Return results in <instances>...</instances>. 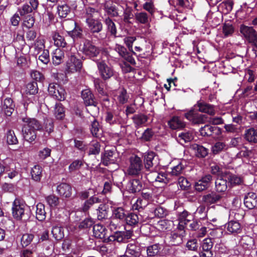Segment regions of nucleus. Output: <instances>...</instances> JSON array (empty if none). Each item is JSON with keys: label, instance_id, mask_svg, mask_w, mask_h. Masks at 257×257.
Wrapping results in <instances>:
<instances>
[{"label": "nucleus", "instance_id": "nucleus-1", "mask_svg": "<svg viewBox=\"0 0 257 257\" xmlns=\"http://www.w3.org/2000/svg\"><path fill=\"white\" fill-rule=\"evenodd\" d=\"M81 97L83 100L84 104L86 106L91 108L87 109V111L93 114L99 113V107L98 102L91 91L88 89L83 90L81 91Z\"/></svg>", "mask_w": 257, "mask_h": 257}, {"label": "nucleus", "instance_id": "nucleus-2", "mask_svg": "<svg viewBox=\"0 0 257 257\" xmlns=\"http://www.w3.org/2000/svg\"><path fill=\"white\" fill-rule=\"evenodd\" d=\"M29 209L25 202L20 199L16 198L13 203L12 214L17 220H26L29 217Z\"/></svg>", "mask_w": 257, "mask_h": 257}, {"label": "nucleus", "instance_id": "nucleus-3", "mask_svg": "<svg viewBox=\"0 0 257 257\" xmlns=\"http://www.w3.org/2000/svg\"><path fill=\"white\" fill-rule=\"evenodd\" d=\"M129 165L126 170L127 174L132 176H139L142 175L144 166L141 158L136 155L129 159Z\"/></svg>", "mask_w": 257, "mask_h": 257}, {"label": "nucleus", "instance_id": "nucleus-4", "mask_svg": "<svg viewBox=\"0 0 257 257\" xmlns=\"http://www.w3.org/2000/svg\"><path fill=\"white\" fill-rule=\"evenodd\" d=\"M143 164L147 171L156 172L160 166L158 156L153 152H148L144 156Z\"/></svg>", "mask_w": 257, "mask_h": 257}, {"label": "nucleus", "instance_id": "nucleus-5", "mask_svg": "<svg viewBox=\"0 0 257 257\" xmlns=\"http://www.w3.org/2000/svg\"><path fill=\"white\" fill-rule=\"evenodd\" d=\"M240 32L244 36L248 43L254 46L253 51L257 49V32L252 27L241 25Z\"/></svg>", "mask_w": 257, "mask_h": 257}, {"label": "nucleus", "instance_id": "nucleus-6", "mask_svg": "<svg viewBox=\"0 0 257 257\" xmlns=\"http://www.w3.org/2000/svg\"><path fill=\"white\" fill-rule=\"evenodd\" d=\"M169 175L165 173H157L156 172L146 174L147 178L149 182L160 183L161 185H166L171 181V179Z\"/></svg>", "mask_w": 257, "mask_h": 257}, {"label": "nucleus", "instance_id": "nucleus-7", "mask_svg": "<svg viewBox=\"0 0 257 257\" xmlns=\"http://www.w3.org/2000/svg\"><path fill=\"white\" fill-rule=\"evenodd\" d=\"M82 52L86 56L93 60V59L97 57L100 54L99 49L88 40H86L84 42Z\"/></svg>", "mask_w": 257, "mask_h": 257}, {"label": "nucleus", "instance_id": "nucleus-8", "mask_svg": "<svg viewBox=\"0 0 257 257\" xmlns=\"http://www.w3.org/2000/svg\"><path fill=\"white\" fill-rule=\"evenodd\" d=\"M184 115L194 124L204 123L207 118V115L199 113L194 109H191L185 113Z\"/></svg>", "mask_w": 257, "mask_h": 257}, {"label": "nucleus", "instance_id": "nucleus-9", "mask_svg": "<svg viewBox=\"0 0 257 257\" xmlns=\"http://www.w3.org/2000/svg\"><path fill=\"white\" fill-rule=\"evenodd\" d=\"M96 62L99 74L103 80H107L113 75V69L107 65L104 61L97 60Z\"/></svg>", "mask_w": 257, "mask_h": 257}, {"label": "nucleus", "instance_id": "nucleus-10", "mask_svg": "<svg viewBox=\"0 0 257 257\" xmlns=\"http://www.w3.org/2000/svg\"><path fill=\"white\" fill-rule=\"evenodd\" d=\"M222 196L215 191H211L202 196V201L207 206L218 204L221 202Z\"/></svg>", "mask_w": 257, "mask_h": 257}, {"label": "nucleus", "instance_id": "nucleus-11", "mask_svg": "<svg viewBox=\"0 0 257 257\" xmlns=\"http://www.w3.org/2000/svg\"><path fill=\"white\" fill-rule=\"evenodd\" d=\"M116 162L117 154L114 151L105 150L101 156V162L105 166L114 164Z\"/></svg>", "mask_w": 257, "mask_h": 257}, {"label": "nucleus", "instance_id": "nucleus-12", "mask_svg": "<svg viewBox=\"0 0 257 257\" xmlns=\"http://www.w3.org/2000/svg\"><path fill=\"white\" fill-rule=\"evenodd\" d=\"M115 50L121 57L131 64L133 65L136 64L135 60L132 56L133 54H135V53L133 51L131 52H129L124 47L119 45L116 46Z\"/></svg>", "mask_w": 257, "mask_h": 257}, {"label": "nucleus", "instance_id": "nucleus-13", "mask_svg": "<svg viewBox=\"0 0 257 257\" xmlns=\"http://www.w3.org/2000/svg\"><path fill=\"white\" fill-rule=\"evenodd\" d=\"M194 107L197 108L199 111L207 113L210 115H214L215 113L214 105L202 100L198 101Z\"/></svg>", "mask_w": 257, "mask_h": 257}, {"label": "nucleus", "instance_id": "nucleus-14", "mask_svg": "<svg viewBox=\"0 0 257 257\" xmlns=\"http://www.w3.org/2000/svg\"><path fill=\"white\" fill-rule=\"evenodd\" d=\"M243 200L245 206L249 209H252L257 206V195L254 192L246 193Z\"/></svg>", "mask_w": 257, "mask_h": 257}, {"label": "nucleus", "instance_id": "nucleus-15", "mask_svg": "<svg viewBox=\"0 0 257 257\" xmlns=\"http://www.w3.org/2000/svg\"><path fill=\"white\" fill-rule=\"evenodd\" d=\"M126 187L130 193H135L143 189V183L139 179H133L129 180Z\"/></svg>", "mask_w": 257, "mask_h": 257}, {"label": "nucleus", "instance_id": "nucleus-16", "mask_svg": "<svg viewBox=\"0 0 257 257\" xmlns=\"http://www.w3.org/2000/svg\"><path fill=\"white\" fill-rule=\"evenodd\" d=\"M125 252L130 257H142V248L138 243H128Z\"/></svg>", "mask_w": 257, "mask_h": 257}, {"label": "nucleus", "instance_id": "nucleus-17", "mask_svg": "<svg viewBox=\"0 0 257 257\" xmlns=\"http://www.w3.org/2000/svg\"><path fill=\"white\" fill-rule=\"evenodd\" d=\"M227 179L226 176L218 177L215 182V189L218 193H224L227 189Z\"/></svg>", "mask_w": 257, "mask_h": 257}, {"label": "nucleus", "instance_id": "nucleus-18", "mask_svg": "<svg viewBox=\"0 0 257 257\" xmlns=\"http://www.w3.org/2000/svg\"><path fill=\"white\" fill-rule=\"evenodd\" d=\"M89 30L92 34H98L103 29V25L100 20L94 19L86 22Z\"/></svg>", "mask_w": 257, "mask_h": 257}, {"label": "nucleus", "instance_id": "nucleus-19", "mask_svg": "<svg viewBox=\"0 0 257 257\" xmlns=\"http://www.w3.org/2000/svg\"><path fill=\"white\" fill-rule=\"evenodd\" d=\"M23 121L26 123L25 125L29 126V128L36 132L38 131H42L43 130V126L40 122L35 118H23Z\"/></svg>", "mask_w": 257, "mask_h": 257}, {"label": "nucleus", "instance_id": "nucleus-20", "mask_svg": "<svg viewBox=\"0 0 257 257\" xmlns=\"http://www.w3.org/2000/svg\"><path fill=\"white\" fill-rule=\"evenodd\" d=\"M92 115V117L90 120V130L92 136L94 137H99L101 135V127L99 124L98 121L94 118V115L92 113H90Z\"/></svg>", "mask_w": 257, "mask_h": 257}, {"label": "nucleus", "instance_id": "nucleus-21", "mask_svg": "<svg viewBox=\"0 0 257 257\" xmlns=\"http://www.w3.org/2000/svg\"><path fill=\"white\" fill-rule=\"evenodd\" d=\"M24 139L27 142L32 143L37 138V132L30 129L29 126L24 125L22 128Z\"/></svg>", "mask_w": 257, "mask_h": 257}, {"label": "nucleus", "instance_id": "nucleus-22", "mask_svg": "<svg viewBox=\"0 0 257 257\" xmlns=\"http://www.w3.org/2000/svg\"><path fill=\"white\" fill-rule=\"evenodd\" d=\"M190 148L194 151L195 155L198 158H205L208 154V150L202 145L193 144Z\"/></svg>", "mask_w": 257, "mask_h": 257}, {"label": "nucleus", "instance_id": "nucleus-23", "mask_svg": "<svg viewBox=\"0 0 257 257\" xmlns=\"http://www.w3.org/2000/svg\"><path fill=\"white\" fill-rule=\"evenodd\" d=\"M82 66L81 61L74 56H72L70 58V62L68 63L67 68L70 72L73 73L79 71Z\"/></svg>", "mask_w": 257, "mask_h": 257}, {"label": "nucleus", "instance_id": "nucleus-24", "mask_svg": "<svg viewBox=\"0 0 257 257\" xmlns=\"http://www.w3.org/2000/svg\"><path fill=\"white\" fill-rule=\"evenodd\" d=\"M58 193L62 196L65 198H69L71 195V187L67 183H61L57 187Z\"/></svg>", "mask_w": 257, "mask_h": 257}, {"label": "nucleus", "instance_id": "nucleus-25", "mask_svg": "<svg viewBox=\"0 0 257 257\" xmlns=\"http://www.w3.org/2000/svg\"><path fill=\"white\" fill-rule=\"evenodd\" d=\"M185 234V231L178 232V231H173L171 233L170 236V241L172 245H177L182 243L183 237Z\"/></svg>", "mask_w": 257, "mask_h": 257}, {"label": "nucleus", "instance_id": "nucleus-26", "mask_svg": "<svg viewBox=\"0 0 257 257\" xmlns=\"http://www.w3.org/2000/svg\"><path fill=\"white\" fill-rule=\"evenodd\" d=\"M15 107L13 100L11 98H7L4 100L3 109L5 114L10 116L12 115Z\"/></svg>", "mask_w": 257, "mask_h": 257}, {"label": "nucleus", "instance_id": "nucleus-27", "mask_svg": "<svg viewBox=\"0 0 257 257\" xmlns=\"http://www.w3.org/2000/svg\"><path fill=\"white\" fill-rule=\"evenodd\" d=\"M168 124L172 130L182 129L186 126V123L178 116H173L169 121Z\"/></svg>", "mask_w": 257, "mask_h": 257}, {"label": "nucleus", "instance_id": "nucleus-28", "mask_svg": "<svg viewBox=\"0 0 257 257\" xmlns=\"http://www.w3.org/2000/svg\"><path fill=\"white\" fill-rule=\"evenodd\" d=\"M109 205L106 204H101L97 209V219L102 220L107 218L108 216Z\"/></svg>", "mask_w": 257, "mask_h": 257}, {"label": "nucleus", "instance_id": "nucleus-29", "mask_svg": "<svg viewBox=\"0 0 257 257\" xmlns=\"http://www.w3.org/2000/svg\"><path fill=\"white\" fill-rule=\"evenodd\" d=\"M226 178L228 182L229 186L230 187L240 185L243 183V178L235 174H230L226 175Z\"/></svg>", "mask_w": 257, "mask_h": 257}, {"label": "nucleus", "instance_id": "nucleus-30", "mask_svg": "<svg viewBox=\"0 0 257 257\" xmlns=\"http://www.w3.org/2000/svg\"><path fill=\"white\" fill-rule=\"evenodd\" d=\"M176 139L180 144L183 145L192 141L193 139V135L191 132L185 131L180 133Z\"/></svg>", "mask_w": 257, "mask_h": 257}, {"label": "nucleus", "instance_id": "nucleus-31", "mask_svg": "<svg viewBox=\"0 0 257 257\" xmlns=\"http://www.w3.org/2000/svg\"><path fill=\"white\" fill-rule=\"evenodd\" d=\"M148 119V116L143 113L135 114L132 117L136 127H141L145 125Z\"/></svg>", "mask_w": 257, "mask_h": 257}, {"label": "nucleus", "instance_id": "nucleus-32", "mask_svg": "<svg viewBox=\"0 0 257 257\" xmlns=\"http://www.w3.org/2000/svg\"><path fill=\"white\" fill-rule=\"evenodd\" d=\"M127 213L128 212L122 207L114 208L112 211V217L113 219H117L123 221Z\"/></svg>", "mask_w": 257, "mask_h": 257}, {"label": "nucleus", "instance_id": "nucleus-33", "mask_svg": "<svg viewBox=\"0 0 257 257\" xmlns=\"http://www.w3.org/2000/svg\"><path fill=\"white\" fill-rule=\"evenodd\" d=\"M93 231L95 237L103 239L105 237L107 230L102 225L97 224L93 226Z\"/></svg>", "mask_w": 257, "mask_h": 257}, {"label": "nucleus", "instance_id": "nucleus-34", "mask_svg": "<svg viewBox=\"0 0 257 257\" xmlns=\"http://www.w3.org/2000/svg\"><path fill=\"white\" fill-rule=\"evenodd\" d=\"M64 58V53L60 49H56L53 53L52 62L55 65L61 64Z\"/></svg>", "mask_w": 257, "mask_h": 257}, {"label": "nucleus", "instance_id": "nucleus-35", "mask_svg": "<svg viewBox=\"0 0 257 257\" xmlns=\"http://www.w3.org/2000/svg\"><path fill=\"white\" fill-rule=\"evenodd\" d=\"M140 218L135 213H127L124 221L128 225L136 226L139 223Z\"/></svg>", "mask_w": 257, "mask_h": 257}, {"label": "nucleus", "instance_id": "nucleus-36", "mask_svg": "<svg viewBox=\"0 0 257 257\" xmlns=\"http://www.w3.org/2000/svg\"><path fill=\"white\" fill-rule=\"evenodd\" d=\"M245 138L249 143H257V130L253 127L245 131Z\"/></svg>", "mask_w": 257, "mask_h": 257}, {"label": "nucleus", "instance_id": "nucleus-37", "mask_svg": "<svg viewBox=\"0 0 257 257\" xmlns=\"http://www.w3.org/2000/svg\"><path fill=\"white\" fill-rule=\"evenodd\" d=\"M104 10L108 15L111 17L118 16L117 7L112 3H107L104 6Z\"/></svg>", "mask_w": 257, "mask_h": 257}, {"label": "nucleus", "instance_id": "nucleus-38", "mask_svg": "<svg viewBox=\"0 0 257 257\" xmlns=\"http://www.w3.org/2000/svg\"><path fill=\"white\" fill-rule=\"evenodd\" d=\"M239 243L245 248H252L254 246V240L249 235H243L239 240Z\"/></svg>", "mask_w": 257, "mask_h": 257}, {"label": "nucleus", "instance_id": "nucleus-39", "mask_svg": "<svg viewBox=\"0 0 257 257\" xmlns=\"http://www.w3.org/2000/svg\"><path fill=\"white\" fill-rule=\"evenodd\" d=\"M42 168L39 165L34 166L31 169L32 179L36 182H40L42 176Z\"/></svg>", "mask_w": 257, "mask_h": 257}, {"label": "nucleus", "instance_id": "nucleus-40", "mask_svg": "<svg viewBox=\"0 0 257 257\" xmlns=\"http://www.w3.org/2000/svg\"><path fill=\"white\" fill-rule=\"evenodd\" d=\"M227 230L231 233H239L241 231V225L237 221H230L227 224Z\"/></svg>", "mask_w": 257, "mask_h": 257}, {"label": "nucleus", "instance_id": "nucleus-41", "mask_svg": "<svg viewBox=\"0 0 257 257\" xmlns=\"http://www.w3.org/2000/svg\"><path fill=\"white\" fill-rule=\"evenodd\" d=\"M46 214L45 205L42 203H39L36 206V218L39 221H43L46 218Z\"/></svg>", "mask_w": 257, "mask_h": 257}, {"label": "nucleus", "instance_id": "nucleus-42", "mask_svg": "<svg viewBox=\"0 0 257 257\" xmlns=\"http://www.w3.org/2000/svg\"><path fill=\"white\" fill-rule=\"evenodd\" d=\"M218 130V127L216 126H211L209 124L205 125L200 129V135L202 136H211L213 135L214 131Z\"/></svg>", "mask_w": 257, "mask_h": 257}, {"label": "nucleus", "instance_id": "nucleus-43", "mask_svg": "<svg viewBox=\"0 0 257 257\" xmlns=\"http://www.w3.org/2000/svg\"><path fill=\"white\" fill-rule=\"evenodd\" d=\"M63 29L66 31L68 35L71 31L75 28L77 24L75 21L72 19L64 20L62 23Z\"/></svg>", "mask_w": 257, "mask_h": 257}, {"label": "nucleus", "instance_id": "nucleus-44", "mask_svg": "<svg viewBox=\"0 0 257 257\" xmlns=\"http://www.w3.org/2000/svg\"><path fill=\"white\" fill-rule=\"evenodd\" d=\"M38 86L36 82H30L25 86V93L26 94L35 95L38 92Z\"/></svg>", "mask_w": 257, "mask_h": 257}, {"label": "nucleus", "instance_id": "nucleus-45", "mask_svg": "<svg viewBox=\"0 0 257 257\" xmlns=\"http://www.w3.org/2000/svg\"><path fill=\"white\" fill-rule=\"evenodd\" d=\"M161 249V246L159 244L151 245L147 248V254L149 257H154L158 255Z\"/></svg>", "mask_w": 257, "mask_h": 257}, {"label": "nucleus", "instance_id": "nucleus-46", "mask_svg": "<svg viewBox=\"0 0 257 257\" xmlns=\"http://www.w3.org/2000/svg\"><path fill=\"white\" fill-rule=\"evenodd\" d=\"M105 121L110 125H113L119 123L118 116L111 111H107L105 113Z\"/></svg>", "mask_w": 257, "mask_h": 257}, {"label": "nucleus", "instance_id": "nucleus-47", "mask_svg": "<svg viewBox=\"0 0 257 257\" xmlns=\"http://www.w3.org/2000/svg\"><path fill=\"white\" fill-rule=\"evenodd\" d=\"M53 39L54 41V44L58 47L64 48L67 45V43L63 36H61L59 33L55 32L53 36Z\"/></svg>", "mask_w": 257, "mask_h": 257}, {"label": "nucleus", "instance_id": "nucleus-48", "mask_svg": "<svg viewBox=\"0 0 257 257\" xmlns=\"http://www.w3.org/2000/svg\"><path fill=\"white\" fill-rule=\"evenodd\" d=\"M54 238L57 240H62L64 237V228L61 226H54L51 231Z\"/></svg>", "mask_w": 257, "mask_h": 257}, {"label": "nucleus", "instance_id": "nucleus-49", "mask_svg": "<svg viewBox=\"0 0 257 257\" xmlns=\"http://www.w3.org/2000/svg\"><path fill=\"white\" fill-rule=\"evenodd\" d=\"M65 108L61 103H56L54 109V114L58 119H62L65 117Z\"/></svg>", "mask_w": 257, "mask_h": 257}, {"label": "nucleus", "instance_id": "nucleus-50", "mask_svg": "<svg viewBox=\"0 0 257 257\" xmlns=\"http://www.w3.org/2000/svg\"><path fill=\"white\" fill-rule=\"evenodd\" d=\"M6 137L7 143L8 145H16L18 144V140L13 130H9L6 134Z\"/></svg>", "mask_w": 257, "mask_h": 257}, {"label": "nucleus", "instance_id": "nucleus-51", "mask_svg": "<svg viewBox=\"0 0 257 257\" xmlns=\"http://www.w3.org/2000/svg\"><path fill=\"white\" fill-rule=\"evenodd\" d=\"M104 23L107 26V30L111 35L115 36L117 33V30L115 25L112 20L109 17H107L104 20Z\"/></svg>", "mask_w": 257, "mask_h": 257}, {"label": "nucleus", "instance_id": "nucleus-52", "mask_svg": "<svg viewBox=\"0 0 257 257\" xmlns=\"http://www.w3.org/2000/svg\"><path fill=\"white\" fill-rule=\"evenodd\" d=\"M172 221L164 219L158 222L156 224V228L160 231H164L170 228Z\"/></svg>", "mask_w": 257, "mask_h": 257}, {"label": "nucleus", "instance_id": "nucleus-53", "mask_svg": "<svg viewBox=\"0 0 257 257\" xmlns=\"http://www.w3.org/2000/svg\"><path fill=\"white\" fill-rule=\"evenodd\" d=\"M34 235L31 233H25L21 238V243L23 247L28 246L32 241Z\"/></svg>", "mask_w": 257, "mask_h": 257}, {"label": "nucleus", "instance_id": "nucleus-54", "mask_svg": "<svg viewBox=\"0 0 257 257\" xmlns=\"http://www.w3.org/2000/svg\"><path fill=\"white\" fill-rule=\"evenodd\" d=\"M100 151V144L97 142H93L90 144L88 152V155H96L99 154Z\"/></svg>", "mask_w": 257, "mask_h": 257}, {"label": "nucleus", "instance_id": "nucleus-55", "mask_svg": "<svg viewBox=\"0 0 257 257\" xmlns=\"http://www.w3.org/2000/svg\"><path fill=\"white\" fill-rule=\"evenodd\" d=\"M85 14L86 22H87L95 19L93 18L97 14V11L94 8L87 7L85 10Z\"/></svg>", "mask_w": 257, "mask_h": 257}, {"label": "nucleus", "instance_id": "nucleus-56", "mask_svg": "<svg viewBox=\"0 0 257 257\" xmlns=\"http://www.w3.org/2000/svg\"><path fill=\"white\" fill-rule=\"evenodd\" d=\"M54 94L55 95H54L53 97L59 101L64 100L67 95L65 90L60 86L59 88L56 90Z\"/></svg>", "mask_w": 257, "mask_h": 257}, {"label": "nucleus", "instance_id": "nucleus-57", "mask_svg": "<svg viewBox=\"0 0 257 257\" xmlns=\"http://www.w3.org/2000/svg\"><path fill=\"white\" fill-rule=\"evenodd\" d=\"M31 77L32 79L34 80L33 82H37L42 83L45 77L43 74L37 70H32L30 73Z\"/></svg>", "mask_w": 257, "mask_h": 257}, {"label": "nucleus", "instance_id": "nucleus-58", "mask_svg": "<svg viewBox=\"0 0 257 257\" xmlns=\"http://www.w3.org/2000/svg\"><path fill=\"white\" fill-rule=\"evenodd\" d=\"M46 200L49 206L52 207H57L59 204V197L54 194L47 196Z\"/></svg>", "mask_w": 257, "mask_h": 257}, {"label": "nucleus", "instance_id": "nucleus-59", "mask_svg": "<svg viewBox=\"0 0 257 257\" xmlns=\"http://www.w3.org/2000/svg\"><path fill=\"white\" fill-rule=\"evenodd\" d=\"M108 241H117L119 243L124 242L121 231H115L107 238Z\"/></svg>", "mask_w": 257, "mask_h": 257}, {"label": "nucleus", "instance_id": "nucleus-60", "mask_svg": "<svg viewBox=\"0 0 257 257\" xmlns=\"http://www.w3.org/2000/svg\"><path fill=\"white\" fill-rule=\"evenodd\" d=\"M94 224V221L91 218H87L79 223L78 228L85 229L91 227Z\"/></svg>", "mask_w": 257, "mask_h": 257}, {"label": "nucleus", "instance_id": "nucleus-61", "mask_svg": "<svg viewBox=\"0 0 257 257\" xmlns=\"http://www.w3.org/2000/svg\"><path fill=\"white\" fill-rule=\"evenodd\" d=\"M233 26L229 23H224L222 26V32L225 37L232 35L234 32Z\"/></svg>", "mask_w": 257, "mask_h": 257}, {"label": "nucleus", "instance_id": "nucleus-62", "mask_svg": "<svg viewBox=\"0 0 257 257\" xmlns=\"http://www.w3.org/2000/svg\"><path fill=\"white\" fill-rule=\"evenodd\" d=\"M227 147L224 143L217 142L212 147V151L214 154H217L222 151L226 150Z\"/></svg>", "mask_w": 257, "mask_h": 257}, {"label": "nucleus", "instance_id": "nucleus-63", "mask_svg": "<svg viewBox=\"0 0 257 257\" xmlns=\"http://www.w3.org/2000/svg\"><path fill=\"white\" fill-rule=\"evenodd\" d=\"M70 9L68 6L64 5L58 7V12L59 16L62 18H65L70 13Z\"/></svg>", "mask_w": 257, "mask_h": 257}, {"label": "nucleus", "instance_id": "nucleus-64", "mask_svg": "<svg viewBox=\"0 0 257 257\" xmlns=\"http://www.w3.org/2000/svg\"><path fill=\"white\" fill-rule=\"evenodd\" d=\"M83 165V163L82 160H75L69 165V170L70 172H74L78 170Z\"/></svg>", "mask_w": 257, "mask_h": 257}]
</instances>
